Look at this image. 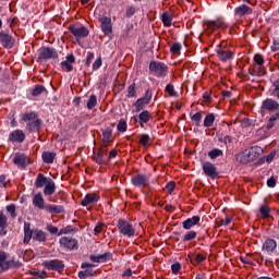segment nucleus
Returning <instances> with one entry per match:
<instances>
[{"mask_svg":"<svg viewBox=\"0 0 279 279\" xmlns=\"http://www.w3.org/2000/svg\"><path fill=\"white\" fill-rule=\"evenodd\" d=\"M49 215H62L64 213V206L56 204H46L45 209Z\"/></svg>","mask_w":279,"mask_h":279,"instance_id":"nucleus-24","label":"nucleus"},{"mask_svg":"<svg viewBox=\"0 0 279 279\" xmlns=\"http://www.w3.org/2000/svg\"><path fill=\"white\" fill-rule=\"evenodd\" d=\"M190 117H191V121H192L193 125H195V128H202V119H203L202 111H198L194 114L190 113Z\"/></svg>","mask_w":279,"mask_h":279,"instance_id":"nucleus-35","label":"nucleus"},{"mask_svg":"<svg viewBox=\"0 0 279 279\" xmlns=\"http://www.w3.org/2000/svg\"><path fill=\"white\" fill-rule=\"evenodd\" d=\"M161 21L166 27H171V23H173V15L169 12H165L161 15Z\"/></svg>","mask_w":279,"mask_h":279,"instance_id":"nucleus-42","label":"nucleus"},{"mask_svg":"<svg viewBox=\"0 0 279 279\" xmlns=\"http://www.w3.org/2000/svg\"><path fill=\"white\" fill-rule=\"evenodd\" d=\"M7 213L10 214L11 219H16V205L15 204L8 205Z\"/></svg>","mask_w":279,"mask_h":279,"instance_id":"nucleus-49","label":"nucleus"},{"mask_svg":"<svg viewBox=\"0 0 279 279\" xmlns=\"http://www.w3.org/2000/svg\"><path fill=\"white\" fill-rule=\"evenodd\" d=\"M166 93H168L169 97H178V92H175L173 84H168L166 86Z\"/></svg>","mask_w":279,"mask_h":279,"instance_id":"nucleus-56","label":"nucleus"},{"mask_svg":"<svg viewBox=\"0 0 279 279\" xmlns=\"http://www.w3.org/2000/svg\"><path fill=\"white\" fill-rule=\"evenodd\" d=\"M171 53H173V56H180V51H182V44H173L170 48Z\"/></svg>","mask_w":279,"mask_h":279,"instance_id":"nucleus-51","label":"nucleus"},{"mask_svg":"<svg viewBox=\"0 0 279 279\" xmlns=\"http://www.w3.org/2000/svg\"><path fill=\"white\" fill-rule=\"evenodd\" d=\"M149 141L150 137L148 134H142L140 136V145H142L143 147H147V145H149Z\"/></svg>","mask_w":279,"mask_h":279,"instance_id":"nucleus-55","label":"nucleus"},{"mask_svg":"<svg viewBox=\"0 0 279 279\" xmlns=\"http://www.w3.org/2000/svg\"><path fill=\"white\" fill-rule=\"evenodd\" d=\"M131 183L136 189H149V175H147L145 173L135 174L131 179Z\"/></svg>","mask_w":279,"mask_h":279,"instance_id":"nucleus-6","label":"nucleus"},{"mask_svg":"<svg viewBox=\"0 0 279 279\" xmlns=\"http://www.w3.org/2000/svg\"><path fill=\"white\" fill-rule=\"evenodd\" d=\"M278 247V243L274 239H267L263 244V252L266 254H274L276 252V248Z\"/></svg>","mask_w":279,"mask_h":279,"instance_id":"nucleus-22","label":"nucleus"},{"mask_svg":"<svg viewBox=\"0 0 279 279\" xmlns=\"http://www.w3.org/2000/svg\"><path fill=\"white\" fill-rule=\"evenodd\" d=\"M259 213L262 215V219H269V217H271V208H269V205L267 204L259 207Z\"/></svg>","mask_w":279,"mask_h":279,"instance_id":"nucleus-40","label":"nucleus"},{"mask_svg":"<svg viewBox=\"0 0 279 279\" xmlns=\"http://www.w3.org/2000/svg\"><path fill=\"white\" fill-rule=\"evenodd\" d=\"M34 240V230H32V225L29 222L24 223V243L28 244L29 241Z\"/></svg>","mask_w":279,"mask_h":279,"instance_id":"nucleus-28","label":"nucleus"},{"mask_svg":"<svg viewBox=\"0 0 279 279\" xmlns=\"http://www.w3.org/2000/svg\"><path fill=\"white\" fill-rule=\"evenodd\" d=\"M232 223V218L231 217H226L225 219H221L218 221V226H230Z\"/></svg>","mask_w":279,"mask_h":279,"instance_id":"nucleus-63","label":"nucleus"},{"mask_svg":"<svg viewBox=\"0 0 279 279\" xmlns=\"http://www.w3.org/2000/svg\"><path fill=\"white\" fill-rule=\"evenodd\" d=\"M108 155V144H101V147L99 151L94 157L95 162L97 165H106V160L104 159V156Z\"/></svg>","mask_w":279,"mask_h":279,"instance_id":"nucleus-19","label":"nucleus"},{"mask_svg":"<svg viewBox=\"0 0 279 279\" xmlns=\"http://www.w3.org/2000/svg\"><path fill=\"white\" fill-rule=\"evenodd\" d=\"M118 132H128V122L121 119L117 125Z\"/></svg>","mask_w":279,"mask_h":279,"instance_id":"nucleus-52","label":"nucleus"},{"mask_svg":"<svg viewBox=\"0 0 279 279\" xmlns=\"http://www.w3.org/2000/svg\"><path fill=\"white\" fill-rule=\"evenodd\" d=\"M126 97L136 99V83L131 84L128 87V95Z\"/></svg>","mask_w":279,"mask_h":279,"instance_id":"nucleus-48","label":"nucleus"},{"mask_svg":"<svg viewBox=\"0 0 279 279\" xmlns=\"http://www.w3.org/2000/svg\"><path fill=\"white\" fill-rule=\"evenodd\" d=\"M36 119H39L38 112L36 111L25 112L22 117V121H24V123H31L32 121H36Z\"/></svg>","mask_w":279,"mask_h":279,"instance_id":"nucleus-36","label":"nucleus"},{"mask_svg":"<svg viewBox=\"0 0 279 279\" xmlns=\"http://www.w3.org/2000/svg\"><path fill=\"white\" fill-rule=\"evenodd\" d=\"M208 156L211 160H215V158H219V156H223V150L219 148H214L208 153Z\"/></svg>","mask_w":279,"mask_h":279,"instance_id":"nucleus-47","label":"nucleus"},{"mask_svg":"<svg viewBox=\"0 0 279 279\" xmlns=\"http://www.w3.org/2000/svg\"><path fill=\"white\" fill-rule=\"evenodd\" d=\"M111 256L110 253H104L101 255H90L89 258L92 263H106V260H110Z\"/></svg>","mask_w":279,"mask_h":279,"instance_id":"nucleus-31","label":"nucleus"},{"mask_svg":"<svg viewBox=\"0 0 279 279\" xmlns=\"http://www.w3.org/2000/svg\"><path fill=\"white\" fill-rule=\"evenodd\" d=\"M49 182V178L45 177V174L39 173L35 180L36 189H43Z\"/></svg>","mask_w":279,"mask_h":279,"instance_id":"nucleus-34","label":"nucleus"},{"mask_svg":"<svg viewBox=\"0 0 279 279\" xmlns=\"http://www.w3.org/2000/svg\"><path fill=\"white\" fill-rule=\"evenodd\" d=\"M43 161L47 165H53V160H56V153L53 151H44L41 155Z\"/></svg>","mask_w":279,"mask_h":279,"instance_id":"nucleus-37","label":"nucleus"},{"mask_svg":"<svg viewBox=\"0 0 279 279\" xmlns=\"http://www.w3.org/2000/svg\"><path fill=\"white\" fill-rule=\"evenodd\" d=\"M166 190L168 191L169 195L175 191V182L170 181L166 184Z\"/></svg>","mask_w":279,"mask_h":279,"instance_id":"nucleus-62","label":"nucleus"},{"mask_svg":"<svg viewBox=\"0 0 279 279\" xmlns=\"http://www.w3.org/2000/svg\"><path fill=\"white\" fill-rule=\"evenodd\" d=\"M262 110H268L269 112H274L276 110H279V104L271 98H267L263 101Z\"/></svg>","mask_w":279,"mask_h":279,"instance_id":"nucleus-23","label":"nucleus"},{"mask_svg":"<svg viewBox=\"0 0 279 279\" xmlns=\"http://www.w3.org/2000/svg\"><path fill=\"white\" fill-rule=\"evenodd\" d=\"M45 90H47V88H45V86H43V85H36V86L32 89V95H33V97H38V95H43V93H45Z\"/></svg>","mask_w":279,"mask_h":279,"instance_id":"nucleus-46","label":"nucleus"},{"mask_svg":"<svg viewBox=\"0 0 279 279\" xmlns=\"http://www.w3.org/2000/svg\"><path fill=\"white\" fill-rule=\"evenodd\" d=\"M206 253L196 254V256L193 259H191L192 265H199L201 263H204V260H206Z\"/></svg>","mask_w":279,"mask_h":279,"instance_id":"nucleus-44","label":"nucleus"},{"mask_svg":"<svg viewBox=\"0 0 279 279\" xmlns=\"http://www.w3.org/2000/svg\"><path fill=\"white\" fill-rule=\"evenodd\" d=\"M46 230L50 234H58V227H54L53 225H47Z\"/></svg>","mask_w":279,"mask_h":279,"instance_id":"nucleus-64","label":"nucleus"},{"mask_svg":"<svg viewBox=\"0 0 279 279\" xmlns=\"http://www.w3.org/2000/svg\"><path fill=\"white\" fill-rule=\"evenodd\" d=\"M33 206L38 208V210H45L47 204H45V197L43 196V193L39 192L33 196Z\"/></svg>","mask_w":279,"mask_h":279,"instance_id":"nucleus-21","label":"nucleus"},{"mask_svg":"<svg viewBox=\"0 0 279 279\" xmlns=\"http://www.w3.org/2000/svg\"><path fill=\"white\" fill-rule=\"evenodd\" d=\"M201 220L202 218H199V216H193L192 218H187L185 221L182 222L183 230H191V228H195V226H197Z\"/></svg>","mask_w":279,"mask_h":279,"instance_id":"nucleus-25","label":"nucleus"},{"mask_svg":"<svg viewBox=\"0 0 279 279\" xmlns=\"http://www.w3.org/2000/svg\"><path fill=\"white\" fill-rule=\"evenodd\" d=\"M96 106H97V96L92 95L87 101V108L89 110H93V108H95Z\"/></svg>","mask_w":279,"mask_h":279,"instance_id":"nucleus-54","label":"nucleus"},{"mask_svg":"<svg viewBox=\"0 0 279 279\" xmlns=\"http://www.w3.org/2000/svg\"><path fill=\"white\" fill-rule=\"evenodd\" d=\"M69 32L75 38H86L88 36V34H90V32L88 31L87 27H85V26H75V25H70L69 26Z\"/></svg>","mask_w":279,"mask_h":279,"instance_id":"nucleus-12","label":"nucleus"},{"mask_svg":"<svg viewBox=\"0 0 279 279\" xmlns=\"http://www.w3.org/2000/svg\"><path fill=\"white\" fill-rule=\"evenodd\" d=\"M13 162L17 167H22L24 169V167H27V165H29V162H32V159H29L27 157V155H25L23 153H16L13 158Z\"/></svg>","mask_w":279,"mask_h":279,"instance_id":"nucleus-15","label":"nucleus"},{"mask_svg":"<svg viewBox=\"0 0 279 279\" xmlns=\"http://www.w3.org/2000/svg\"><path fill=\"white\" fill-rule=\"evenodd\" d=\"M8 186H10V180L8 175L5 174L0 175V189H5Z\"/></svg>","mask_w":279,"mask_h":279,"instance_id":"nucleus-53","label":"nucleus"},{"mask_svg":"<svg viewBox=\"0 0 279 279\" xmlns=\"http://www.w3.org/2000/svg\"><path fill=\"white\" fill-rule=\"evenodd\" d=\"M225 45L226 41H221L216 48V53L221 62H228V60H232L234 58V51L230 50Z\"/></svg>","mask_w":279,"mask_h":279,"instance_id":"nucleus-5","label":"nucleus"},{"mask_svg":"<svg viewBox=\"0 0 279 279\" xmlns=\"http://www.w3.org/2000/svg\"><path fill=\"white\" fill-rule=\"evenodd\" d=\"M227 28H228V24L221 17H218L216 20H205L203 22V29L207 36H213L215 32H219V31L223 32V29H227Z\"/></svg>","mask_w":279,"mask_h":279,"instance_id":"nucleus-1","label":"nucleus"},{"mask_svg":"<svg viewBox=\"0 0 279 279\" xmlns=\"http://www.w3.org/2000/svg\"><path fill=\"white\" fill-rule=\"evenodd\" d=\"M113 138H112V129H106L102 132V145H107L108 143H112Z\"/></svg>","mask_w":279,"mask_h":279,"instance_id":"nucleus-38","label":"nucleus"},{"mask_svg":"<svg viewBox=\"0 0 279 279\" xmlns=\"http://www.w3.org/2000/svg\"><path fill=\"white\" fill-rule=\"evenodd\" d=\"M195 239H197V232L191 230V231H187V232L184 234V236H183V242H184V243H187L189 241H193V240H195Z\"/></svg>","mask_w":279,"mask_h":279,"instance_id":"nucleus-45","label":"nucleus"},{"mask_svg":"<svg viewBox=\"0 0 279 279\" xmlns=\"http://www.w3.org/2000/svg\"><path fill=\"white\" fill-rule=\"evenodd\" d=\"M10 143H23L25 141V132L23 130H15L9 134Z\"/></svg>","mask_w":279,"mask_h":279,"instance_id":"nucleus-20","label":"nucleus"},{"mask_svg":"<svg viewBox=\"0 0 279 279\" xmlns=\"http://www.w3.org/2000/svg\"><path fill=\"white\" fill-rule=\"evenodd\" d=\"M101 199V196L97 193H88L85 197L81 201V206L90 210L94 206H97V202Z\"/></svg>","mask_w":279,"mask_h":279,"instance_id":"nucleus-7","label":"nucleus"},{"mask_svg":"<svg viewBox=\"0 0 279 279\" xmlns=\"http://www.w3.org/2000/svg\"><path fill=\"white\" fill-rule=\"evenodd\" d=\"M12 267V260H8V253L0 251V274L8 271Z\"/></svg>","mask_w":279,"mask_h":279,"instance_id":"nucleus-17","label":"nucleus"},{"mask_svg":"<svg viewBox=\"0 0 279 279\" xmlns=\"http://www.w3.org/2000/svg\"><path fill=\"white\" fill-rule=\"evenodd\" d=\"M65 59H66L65 61L61 62V66H62V69L65 68V71L68 73H71V71H73V64H75V56L74 54H68L65 57Z\"/></svg>","mask_w":279,"mask_h":279,"instance_id":"nucleus-26","label":"nucleus"},{"mask_svg":"<svg viewBox=\"0 0 279 279\" xmlns=\"http://www.w3.org/2000/svg\"><path fill=\"white\" fill-rule=\"evenodd\" d=\"M33 241H37L38 243H45L47 241V233L40 229H35Z\"/></svg>","mask_w":279,"mask_h":279,"instance_id":"nucleus-32","label":"nucleus"},{"mask_svg":"<svg viewBox=\"0 0 279 279\" xmlns=\"http://www.w3.org/2000/svg\"><path fill=\"white\" fill-rule=\"evenodd\" d=\"M82 269H85V270H81L78 272V278L80 279H87V278H90L92 276H95V270H93L90 267H94L93 264H89V263H83L81 265Z\"/></svg>","mask_w":279,"mask_h":279,"instance_id":"nucleus-16","label":"nucleus"},{"mask_svg":"<svg viewBox=\"0 0 279 279\" xmlns=\"http://www.w3.org/2000/svg\"><path fill=\"white\" fill-rule=\"evenodd\" d=\"M53 193H56V182L53 179L49 178V181L44 187V195H53Z\"/></svg>","mask_w":279,"mask_h":279,"instance_id":"nucleus-33","label":"nucleus"},{"mask_svg":"<svg viewBox=\"0 0 279 279\" xmlns=\"http://www.w3.org/2000/svg\"><path fill=\"white\" fill-rule=\"evenodd\" d=\"M0 43L4 49H12V47H14L15 39L12 35L2 31L0 32Z\"/></svg>","mask_w":279,"mask_h":279,"instance_id":"nucleus-14","label":"nucleus"},{"mask_svg":"<svg viewBox=\"0 0 279 279\" xmlns=\"http://www.w3.org/2000/svg\"><path fill=\"white\" fill-rule=\"evenodd\" d=\"M248 74L254 77H263V75H265V66L254 64L248 69Z\"/></svg>","mask_w":279,"mask_h":279,"instance_id":"nucleus-29","label":"nucleus"},{"mask_svg":"<svg viewBox=\"0 0 279 279\" xmlns=\"http://www.w3.org/2000/svg\"><path fill=\"white\" fill-rule=\"evenodd\" d=\"M203 171L204 174L207 175V178H211V180H216V178H219V171L217 170V166L210 161L203 162Z\"/></svg>","mask_w":279,"mask_h":279,"instance_id":"nucleus-9","label":"nucleus"},{"mask_svg":"<svg viewBox=\"0 0 279 279\" xmlns=\"http://www.w3.org/2000/svg\"><path fill=\"white\" fill-rule=\"evenodd\" d=\"M254 62L257 66H263L265 64V58L260 53H256L254 56Z\"/></svg>","mask_w":279,"mask_h":279,"instance_id":"nucleus-57","label":"nucleus"},{"mask_svg":"<svg viewBox=\"0 0 279 279\" xmlns=\"http://www.w3.org/2000/svg\"><path fill=\"white\" fill-rule=\"evenodd\" d=\"M102 60L101 57H98L93 63V71H99L101 69Z\"/></svg>","mask_w":279,"mask_h":279,"instance_id":"nucleus-61","label":"nucleus"},{"mask_svg":"<svg viewBox=\"0 0 279 279\" xmlns=\"http://www.w3.org/2000/svg\"><path fill=\"white\" fill-rule=\"evenodd\" d=\"M259 151L263 149L258 146H252L248 149H245L236 155V161L241 165H247V162H254L256 158L259 156Z\"/></svg>","mask_w":279,"mask_h":279,"instance_id":"nucleus-2","label":"nucleus"},{"mask_svg":"<svg viewBox=\"0 0 279 279\" xmlns=\"http://www.w3.org/2000/svg\"><path fill=\"white\" fill-rule=\"evenodd\" d=\"M59 243L65 250H77L80 247L77 240L69 236L60 238Z\"/></svg>","mask_w":279,"mask_h":279,"instance_id":"nucleus-13","label":"nucleus"},{"mask_svg":"<svg viewBox=\"0 0 279 279\" xmlns=\"http://www.w3.org/2000/svg\"><path fill=\"white\" fill-rule=\"evenodd\" d=\"M215 113H208L204 119V128H213L215 125Z\"/></svg>","mask_w":279,"mask_h":279,"instance_id":"nucleus-43","label":"nucleus"},{"mask_svg":"<svg viewBox=\"0 0 279 279\" xmlns=\"http://www.w3.org/2000/svg\"><path fill=\"white\" fill-rule=\"evenodd\" d=\"M117 228L119 233L126 239H133V236H136V229L134 228V225L123 218L118 220Z\"/></svg>","mask_w":279,"mask_h":279,"instance_id":"nucleus-3","label":"nucleus"},{"mask_svg":"<svg viewBox=\"0 0 279 279\" xmlns=\"http://www.w3.org/2000/svg\"><path fill=\"white\" fill-rule=\"evenodd\" d=\"M180 269H182V264H180V262H177L171 265V270L172 274H174V276H178V274H180Z\"/></svg>","mask_w":279,"mask_h":279,"instance_id":"nucleus-59","label":"nucleus"},{"mask_svg":"<svg viewBox=\"0 0 279 279\" xmlns=\"http://www.w3.org/2000/svg\"><path fill=\"white\" fill-rule=\"evenodd\" d=\"M8 234V216L0 211V236Z\"/></svg>","mask_w":279,"mask_h":279,"instance_id":"nucleus-27","label":"nucleus"},{"mask_svg":"<svg viewBox=\"0 0 279 279\" xmlns=\"http://www.w3.org/2000/svg\"><path fill=\"white\" fill-rule=\"evenodd\" d=\"M203 101L205 106H210L213 104V98H210V92H205L203 94Z\"/></svg>","mask_w":279,"mask_h":279,"instance_id":"nucleus-58","label":"nucleus"},{"mask_svg":"<svg viewBox=\"0 0 279 279\" xmlns=\"http://www.w3.org/2000/svg\"><path fill=\"white\" fill-rule=\"evenodd\" d=\"M40 125H43V120L36 119L32 122L26 123L27 132H38L40 130Z\"/></svg>","mask_w":279,"mask_h":279,"instance_id":"nucleus-30","label":"nucleus"},{"mask_svg":"<svg viewBox=\"0 0 279 279\" xmlns=\"http://www.w3.org/2000/svg\"><path fill=\"white\" fill-rule=\"evenodd\" d=\"M149 72L151 75H155V77H167V74L169 73V66L160 61H150Z\"/></svg>","mask_w":279,"mask_h":279,"instance_id":"nucleus-4","label":"nucleus"},{"mask_svg":"<svg viewBox=\"0 0 279 279\" xmlns=\"http://www.w3.org/2000/svg\"><path fill=\"white\" fill-rule=\"evenodd\" d=\"M253 12L254 10H252V8L246 4H241L234 9V15L239 16V19H243V16H250V14Z\"/></svg>","mask_w":279,"mask_h":279,"instance_id":"nucleus-18","label":"nucleus"},{"mask_svg":"<svg viewBox=\"0 0 279 279\" xmlns=\"http://www.w3.org/2000/svg\"><path fill=\"white\" fill-rule=\"evenodd\" d=\"M138 119V124L143 125V123H147L151 120V113H149L148 110H144L140 113Z\"/></svg>","mask_w":279,"mask_h":279,"instance_id":"nucleus-39","label":"nucleus"},{"mask_svg":"<svg viewBox=\"0 0 279 279\" xmlns=\"http://www.w3.org/2000/svg\"><path fill=\"white\" fill-rule=\"evenodd\" d=\"M51 58H58V51L54 48L41 47L38 50V59L39 60H51Z\"/></svg>","mask_w":279,"mask_h":279,"instance_id":"nucleus-10","label":"nucleus"},{"mask_svg":"<svg viewBox=\"0 0 279 279\" xmlns=\"http://www.w3.org/2000/svg\"><path fill=\"white\" fill-rule=\"evenodd\" d=\"M43 267H45V269H48V271H59L60 274L64 271V262L60 259H50L44 262Z\"/></svg>","mask_w":279,"mask_h":279,"instance_id":"nucleus-8","label":"nucleus"},{"mask_svg":"<svg viewBox=\"0 0 279 279\" xmlns=\"http://www.w3.org/2000/svg\"><path fill=\"white\" fill-rule=\"evenodd\" d=\"M148 104L149 102L146 99L138 98L134 104L135 111L141 112V110H145V106H148Z\"/></svg>","mask_w":279,"mask_h":279,"instance_id":"nucleus-41","label":"nucleus"},{"mask_svg":"<svg viewBox=\"0 0 279 279\" xmlns=\"http://www.w3.org/2000/svg\"><path fill=\"white\" fill-rule=\"evenodd\" d=\"M77 229L73 228V226L69 225L65 228L60 229L59 236L62 234H71V232H76Z\"/></svg>","mask_w":279,"mask_h":279,"instance_id":"nucleus-50","label":"nucleus"},{"mask_svg":"<svg viewBox=\"0 0 279 279\" xmlns=\"http://www.w3.org/2000/svg\"><path fill=\"white\" fill-rule=\"evenodd\" d=\"M240 260L244 264V265H254V262L252 260V256L250 255H245V256H241Z\"/></svg>","mask_w":279,"mask_h":279,"instance_id":"nucleus-60","label":"nucleus"},{"mask_svg":"<svg viewBox=\"0 0 279 279\" xmlns=\"http://www.w3.org/2000/svg\"><path fill=\"white\" fill-rule=\"evenodd\" d=\"M100 29L105 36H112V19L110 16L99 17Z\"/></svg>","mask_w":279,"mask_h":279,"instance_id":"nucleus-11","label":"nucleus"}]
</instances>
